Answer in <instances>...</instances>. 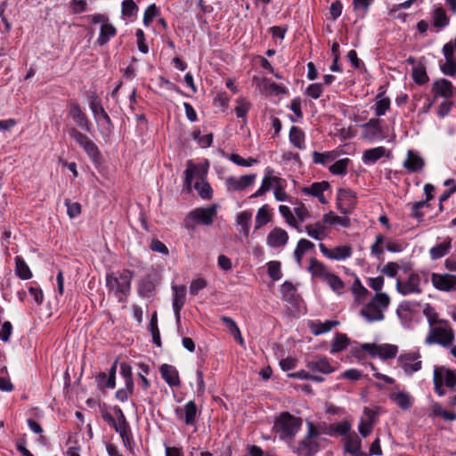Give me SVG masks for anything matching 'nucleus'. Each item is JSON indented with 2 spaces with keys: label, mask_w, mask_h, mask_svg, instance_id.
<instances>
[{
  "label": "nucleus",
  "mask_w": 456,
  "mask_h": 456,
  "mask_svg": "<svg viewBox=\"0 0 456 456\" xmlns=\"http://www.w3.org/2000/svg\"><path fill=\"white\" fill-rule=\"evenodd\" d=\"M423 314L426 316L429 329L438 325L440 322H447L446 320L440 319L435 308L427 304L423 309Z\"/></svg>",
  "instance_id": "obj_47"
},
{
  "label": "nucleus",
  "mask_w": 456,
  "mask_h": 456,
  "mask_svg": "<svg viewBox=\"0 0 456 456\" xmlns=\"http://www.w3.org/2000/svg\"><path fill=\"white\" fill-rule=\"evenodd\" d=\"M289 141L297 149H305V133L297 126H292L289 130Z\"/></svg>",
  "instance_id": "obj_43"
},
{
  "label": "nucleus",
  "mask_w": 456,
  "mask_h": 456,
  "mask_svg": "<svg viewBox=\"0 0 456 456\" xmlns=\"http://www.w3.org/2000/svg\"><path fill=\"white\" fill-rule=\"evenodd\" d=\"M337 325H338V322L337 321H326L324 322L321 321H312L309 322V328L315 336L327 333Z\"/></svg>",
  "instance_id": "obj_34"
},
{
  "label": "nucleus",
  "mask_w": 456,
  "mask_h": 456,
  "mask_svg": "<svg viewBox=\"0 0 456 456\" xmlns=\"http://www.w3.org/2000/svg\"><path fill=\"white\" fill-rule=\"evenodd\" d=\"M362 138L373 142L383 138L381 120L379 118H370L367 123L362 126Z\"/></svg>",
  "instance_id": "obj_18"
},
{
  "label": "nucleus",
  "mask_w": 456,
  "mask_h": 456,
  "mask_svg": "<svg viewBox=\"0 0 456 456\" xmlns=\"http://www.w3.org/2000/svg\"><path fill=\"white\" fill-rule=\"evenodd\" d=\"M338 208L346 215L353 211L356 204L354 192L350 190L339 189L338 191Z\"/></svg>",
  "instance_id": "obj_15"
},
{
  "label": "nucleus",
  "mask_w": 456,
  "mask_h": 456,
  "mask_svg": "<svg viewBox=\"0 0 456 456\" xmlns=\"http://www.w3.org/2000/svg\"><path fill=\"white\" fill-rule=\"evenodd\" d=\"M397 364L405 375L411 376L422 368L420 353L419 351L403 353L397 358Z\"/></svg>",
  "instance_id": "obj_8"
},
{
  "label": "nucleus",
  "mask_w": 456,
  "mask_h": 456,
  "mask_svg": "<svg viewBox=\"0 0 456 456\" xmlns=\"http://www.w3.org/2000/svg\"><path fill=\"white\" fill-rule=\"evenodd\" d=\"M133 276V273L127 269L109 273L106 276L107 287L116 297L126 296L131 289Z\"/></svg>",
  "instance_id": "obj_3"
},
{
  "label": "nucleus",
  "mask_w": 456,
  "mask_h": 456,
  "mask_svg": "<svg viewBox=\"0 0 456 456\" xmlns=\"http://www.w3.org/2000/svg\"><path fill=\"white\" fill-rule=\"evenodd\" d=\"M395 287L398 293L403 296L420 294L422 292V289L420 287V276L416 273H411L404 281L397 279Z\"/></svg>",
  "instance_id": "obj_11"
},
{
  "label": "nucleus",
  "mask_w": 456,
  "mask_h": 456,
  "mask_svg": "<svg viewBox=\"0 0 456 456\" xmlns=\"http://www.w3.org/2000/svg\"><path fill=\"white\" fill-rule=\"evenodd\" d=\"M208 167L204 165H196L191 160L186 163L184 171L183 190L191 192L192 189V181L200 182L206 179Z\"/></svg>",
  "instance_id": "obj_9"
},
{
  "label": "nucleus",
  "mask_w": 456,
  "mask_h": 456,
  "mask_svg": "<svg viewBox=\"0 0 456 456\" xmlns=\"http://www.w3.org/2000/svg\"><path fill=\"white\" fill-rule=\"evenodd\" d=\"M15 273L19 276V278L22 280H28L32 277V273L28 265L26 264L24 259L20 256H17L15 257Z\"/></svg>",
  "instance_id": "obj_42"
},
{
  "label": "nucleus",
  "mask_w": 456,
  "mask_h": 456,
  "mask_svg": "<svg viewBox=\"0 0 456 456\" xmlns=\"http://www.w3.org/2000/svg\"><path fill=\"white\" fill-rule=\"evenodd\" d=\"M362 348L368 352L370 355L379 357L381 360L394 359L398 353V346L393 344H370L362 345Z\"/></svg>",
  "instance_id": "obj_10"
},
{
  "label": "nucleus",
  "mask_w": 456,
  "mask_h": 456,
  "mask_svg": "<svg viewBox=\"0 0 456 456\" xmlns=\"http://www.w3.org/2000/svg\"><path fill=\"white\" fill-rule=\"evenodd\" d=\"M273 170L272 168H266L265 174L263 178L260 188L251 195V198H257L263 196L265 192L271 190L273 186H275L276 183H280L282 182V179L278 176H274Z\"/></svg>",
  "instance_id": "obj_24"
},
{
  "label": "nucleus",
  "mask_w": 456,
  "mask_h": 456,
  "mask_svg": "<svg viewBox=\"0 0 456 456\" xmlns=\"http://www.w3.org/2000/svg\"><path fill=\"white\" fill-rule=\"evenodd\" d=\"M390 99L385 96L384 92H379L375 99V114L378 117L384 116L390 108Z\"/></svg>",
  "instance_id": "obj_38"
},
{
  "label": "nucleus",
  "mask_w": 456,
  "mask_h": 456,
  "mask_svg": "<svg viewBox=\"0 0 456 456\" xmlns=\"http://www.w3.org/2000/svg\"><path fill=\"white\" fill-rule=\"evenodd\" d=\"M348 338L345 334H337L331 345L330 353L336 354L347 347Z\"/></svg>",
  "instance_id": "obj_50"
},
{
  "label": "nucleus",
  "mask_w": 456,
  "mask_h": 456,
  "mask_svg": "<svg viewBox=\"0 0 456 456\" xmlns=\"http://www.w3.org/2000/svg\"><path fill=\"white\" fill-rule=\"evenodd\" d=\"M324 281L330 286V288L334 291L338 293H340L344 288V282L342 281V280L333 273H329V275L324 279Z\"/></svg>",
  "instance_id": "obj_53"
},
{
  "label": "nucleus",
  "mask_w": 456,
  "mask_h": 456,
  "mask_svg": "<svg viewBox=\"0 0 456 456\" xmlns=\"http://www.w3.org/2000/svg\"><path fill=\"white\" fill-rule=\"evenodd\" d=\"M390 400L402 410H408L413 403V397L408 392L398 391L390 395Z\"/></svg>",
  "instance_id": "obj_31"
},
{
  "label": "nucleus",
  "mask_w": 456,
  "mask_h": 456,
  "mask_svg": "<svg viewBox=\"0 0 456 456\" xmlns=\"http://www.w3.org/2000/svg\"><path fill=\"white\" fill-rule=\"evenodd\" d=\"M319 248L323 256L329 259L336 261H342L349 258L352 256L353 251L352 247L348 245L338 246L329 249L324 244L321 243Z\"/></svg>",
  "instance_id": "obj_16"
},
{
  "label": "nucleus",
  "mask_w": 456,
  "mask_h": 456,
  "mask_svg": "<svg viewBox=\"0 0 456 456\" xmlns=\"http://www.w3.org/2000/svg\"><path fill=\"white\" fill-rule=\"evenodd\" d=\"M451 238H446L444 242L436 245L435 247L431 248L429 250L430 257L433 260L439 259L443 256H444L449 249L451 248Z\"/></svg>",
  "instance_id": "obj_39"
},
{
  "label": "nucleus",
  "mask_w": 456,
  "mask_h": 456,
  "mask_svg": "<svg viewBox=\"0 0 456 456\" xmlns=\"http://www.w3.org/2000/svg\"><path fill=\"white\" fill-rule=\"evenodd\" d=\"M323 93V87L321 83L311 84L305 91V94L312 99H319Z\"/></svg>",
  "instance_id": "obj_54"
},
{
  "label": "nucleus",
  "mask_w": 456,
  "mask_h": 456,
  "mask_svg": "<svg viewBox=\"0 0 456 456\" xmlns=\"http://www.w3.org/2000/svg\"><path fill=\"white\" fill-rule=\"evenodd\" d=\"M363 415L364 417L360 419L358 431L365 438L372 432L377 414L374 411L365 407Z\"/></svg>",
  "instance_id": "obj_23"
},
{
  "label": "nucleus",
  "mask_w": 456,
  "mask_h": 456,
  "mask_svg": "<svg viewBox=\"0 0 456 456\" xmlns=\"http://www.w3.org/2000/svg\"><path fill=\"white\" fill-rule=\"evenodd\" d=\"M159 372L161 374L162 379L170 386V387H179L180 386V379L178 370L173 365H169L164 363L159 368Z\"/></svg>",
  "instance_id": "obj_27"
},
{
  "label": "nucleus",
  "mask_w": 456,
  "mask_h": 456,
  "mask_svg": "<svg viewBox=\"0 0 456 456\" xmlns=\"http://www.w3.org/2000/svg\"><path fill=\"white\" fill-rule=\"evenodd\" d=\"M431 91L435 98L442 97L448 100L453 95V86L445 78H438L434 81Z\"/></svg>",
  "instance_id": "obj_22"
},
{
  "label": "nucleus",
  "mask_w": 456,
  "mask_h": 456,
  "mask_svg": "<svg viewBox=\"0 0 456 456\" xmlns=\"http://www.w3.org/2000/svg\"><path fill=\"white\" fill-rule=\"evenodd\" d=\"M256 179V174L245 175L239 177L229 176L225 179L224 185L229 192L240 191L252 185Z\"/></svg>",
  "instance_id": "obj_12"
},
{
  "label": "nucleus",
  "mask_w": 456,
  "mask_h": 456,
  "mask_svg": "<svg viewBox=\"0 0 456 456\" xmlns=\"http://www.w3.org/2000/svg\"><path fill=\"white\" fill-rule=\"evenodd\" d=\"M197 412L198 407L194 401H189L185 403L183 408L175 409L176 417L183 420L186 425L195 424Z\"/></svg>",
  "instance_id": "obj_21"
},
{
  "label": "nucleus",
  "mask_w": 456,
  "mask_h": 456,
  "mask_svg": "<svg viewBox=\"0 0 456 456\" xmlns=\"http://www.w3.org/2000/svg\"><path fill=\"white\" fill-rule=\"evenodd\" d=\"M443 53L445 62L441 65V70L446 76L454 77L456 75V56L454 55L452 45L445 44L443 47Z\"/></svg>",
  "instance_id": "obj_20"
},
{
  "label": "nucleus",
  "mask_w": 456,
  "mask_h": 456,
  "mask_svg": "<svg viewBox=\"0 0 456 456\" xmlns=\"http://www.w3.org/2000/svg\"><path fill=\"white\" fill-rule=\"evenodd\" d=\"M67 207V214L70 218L77 217L81 213V205L77 202H71L69 200H65Z\"/></svg>",
  "instance_id": "obj_61"
},
{
  "label": "nucleus",
  "mask_w": 456,
  "mask_h": 456,
  "mask_svg": "<svg viewBox=\"0 0 456 456\" xmlns=\"http://www.w3.org/2000/svg\"><path fill=\"white\" fill-rule=\"evenodd\" d=\"M194 189L198 191L199 195L204 200H209L212 198L213 191L210 184L206 181L202 180L195 182Z\"/></svg>",
  "instance_id": "obj_48"
},
{
  "label": "nucleus",
  "mask_w": 456,
  "mask_h": 456,
  "mask_svg": "<svg viewBox=\"0 0 456 456\" xmlns=\"http://www.w3.org/2000/svg\"><path fill=\"white\" fill-rule=\"evenodd\" d=\"M89 108L94 115V118L104 134H110L112 132L113 125L110 116L103 109L101 102L98 101L96 94L91 97Z\"/></svg>",
  "instance_id": "obj_7"
},
{
  "label": "nucleus",
  "mask_w": 456,
  "mask_h": 456,
  "mask_svg": "<svg viewBox=\"0 0 456 456\" xmlns=\"http://www.w3.org/2000/svg\"><path fill=\"white\" fill-rule=\"evenodd\" d=\"M431 282L440 291H456V275L433 273L431 274Z\"/></svg>",
  "instance_id": "obj_13"
},
{
  "label": "nucleus",
  "mask_w": 456,
  "mask_h": 456,
  "mask_svg": "<svg viewBox=\"0 0 456 456\" xmlns=\"http://www.w3.org/2000/svg\"><path fill=\"white\" fill-rule=\"evenodd\" d=\"M272 219L270 208L267 204L258 208L255 218V229L258 230L267 224Z\"/></svg>",
  "instance_id": "obj_37"
},
{
  "label": "nucleus",
  "mask_w": 456,
  "mask_h": 456,
  "mask_svg": "<svg viewBox=\"0 0 456 456\" xmlns=\"http://www.w3.org/2000/svg\"><path fill=\"white\" fill-rule=\"evenodd\" d=\"M325 224L326 223H323L322 220L313 224H307L305 226V232L307 235L316 240H323L327 236Z\"/></svg>",
  "instance_id": "obj_33"
},
{
  "label": "nucleus",
  "mask_w": 456,
  "mask_h": 456,
  "mask_svg": "<svg viewBox=\"0 0 456 456\" xmlns=\"http://www.w3.org/2000/svg\"><path fill=\"white\" fill-rule=\"evenodd\" d=\"M306 366L313 372L330 374L334 371V368L330 365L329 360L326 357H321L308 361Z\"/></svg>",
  "instance_id": "obj_30"
},
{
  "label": "nucleus",
  "mask_w": 456,
  "mask_h": 456,
  "mask_svg": "<svg viewBox=\"0 0 456 456\" xmlns=\"http://www.w3.org/2000/svg\"><path fill=\"white\" fill-rule=\"evenodd\" d=\"M433 26L441 29L445 28L450 21L446 12L442 7H436L432 12Z\"/></svg>",
  "instance_id": "obj_36"
},
{
  "label": "nucleus",
  "mask_w": 456,
  "mask_h": 456,
  "mask_svg": "<svg viewBox=\"0 0 456 456\" xmlns=\"http://www.w3.org/2000/svg\"><path fill=\"white\" fill-rule=\"evenodd\" d=\"M330 184L327 182L314 183L309 187H305L302 191L305 194L316 197L322 204H326L327 200L323 192L328 190Z\"/></svg>",
  "instance_id": "obj_28"
},
{
  "label": "nucleus",
  "mask_w": 456,
  "mask_h": 456,
  "mask_svg": "<svg viewBox=\"0 0 456 456\" xmlns=\"http://www.w3.org/2000/svg\"><path fill=\"white\" fill-rule=\"evenodd\" d=\"M302 419L289 411L281 412L274 419L273 431L287 444H293L297 434L302 427Z\"/></svg>",
  "instance_id": "obj_1"
},
{
  "label": "nucleus",
  "mask_w": 456,
  "mask_h": 456,
  "mask_svg": "<svg viewBox=\"0 0 456 456\" xmlns=\"http://www.w3.org/2000/svg\"><path fill=\"white\" fill-rule=\"evenodd\" d=\"M281 293L282 298L285 301H288L289 303H295L298 299L297 289L291 282L285 281L281 286Z\"/></svg>",
  "instance_id": "obj_41"
},
{
  "label": "nucleus",
  "mask_w": 456,
  "mask_h": 456,
  "mask_svg": "<svg viewBox=\"0 0 456 456\" xmlns=\"http://www.w3.org/2000/svg\"><path fill=\"white\" fill-rule=\"evenodd\" d=\"M454 340V332L450 326L449 322H440L438 325L429 329L428 334L425 338V343L430 345H440L449 346Z\"/></svg>",
  "instance_id": "obj_6"
},
{
  "label": "nucleus",
  "mask_w": 456,
  "mask_h": 456,
  "mask_svg": "<svg viewBox=\"0 0 456 456\" xmlns=\"http://www.w3.org/2000/svg\"><path fill=\"white\" fill-rule=\"evenodd\" d=\"M138 12V6L134 0H124L121 4V12L125 17H132Z\"/></svg>",
  "instance_id": "obj_52"
},
{
  "label": "nucleus",
  "mask_w": 456,
  "mask_h": 456,
  "mask_svg": "<svg viewBox=\"0 0 456 456\" xmlns=\"http://www.w3.org/2000/svg\"><path fill=\"white\" fill-rule=\"evenodd\" d=\"M250 109V103L244 99H239L237 101V106L235 107V114L238 118H244Z\"/></svg>",
  "instance_id": "obj_57"
},
{
  "label": "nucleus",
  "mask_w": 456,
  "mask_h": 456,
  "mask_svg": "<svg viewBox=\"0 0 456 456\" xmlns=\"http://www.w3.org/2000/svg\"><path fill=\"white\" fill-rule=\"evenodd\" d=\"M348 162V159H339L330 166L329 169L333 175H344L346 172Z\"/></svg>",
  "instance_id": "obj_56"
},
{
  "label": "nucleus",
  "mask_w": 456,
  "mask_h": 456,
  "mask_svg": "<svg viewBox=\"0 0 456 456\" xmlns=\"http://www.w3.org/2000/svg\"><path fill=\"white\" fill-rule=\"evenodd\" d=\"M159 11L155 4L147 7L143 14V24L148 27L152 22L153 19L158 15Z\"/></svg>",
  "instance_id": "obj_59"
},
{
  "label": "nucleus",
  "mask_w": 456,
  "mask_h": 456,
  "mask_svg": "<svg viewBox=\"0 0 456 456\" xmlns=\"http://www.w3.org/2000/svg\"><path fill=\"white\" fill-rule=\"evenodd\" d=\"M116 33L117 29L110 20L102 24L100 28V34L97 38L98 45L101 46L106 45L110 38L116 35Z\"/></svg>",
  "instance_id": "obj_35"
},
{
  "label": "nucleus",
  "mask_w": 456,
  "mask_h": 456,
  "mask_svg": "<svg viewBox=\"0 0 456 456\" xmlns=\"http://www.w3.org/2000/svg\"><path fill=\"white\" fill-rule=\"evenodd\" d=\"M323 223L329 224L330 225L338 224L343 227H348L350 224V219L346 216H338L333 212H330L323 216Z\"/></svg>",
  "instance_id": "obj_46"
},
{
  "label": "nucleus",
  "mask_w": 456,
  "mask_h": 456,
  "mask_svg": "<svg viewBox=\"0 0 456 456\" xmlns=\"http://www.w3.org/2000/svg\"><path fill=\"white\" fill-rule=\"evenodd\" d=\"M390 297L386 293H377L361 310V315L369 322H380L385 318L384 312L388 308Z\"/></svg>",
  "instance_id": "obj_2"
},
{
  "label": "nucleus",
  "mask_w": 456,
  "mask_h": 456,
  "mask_svg": "<svg viewBox=\"0 0 456 456\" xmlns=\"http://www.w3.org/2000/svg\"><path fill=\"white\" fill-rule=\"evenodd\" d=\"M251 218L252 213L249 211L240 212L237 216L236 224L240 226V232H242L245 237L248 236Z\"/></svg>",
  "instance_id": "obj_40"
},
{
  "label": "nucleus",
  "mask_w": 456,
  "mask_h": 456,
  "mask_svg": "<svg viewBox=\"0 0 456 456\" xmlns=\"http://www.w3.org/2000/svg\"><path fill=\"white\" fill-rule=\"evenodd\" d=\"M120 374L125 380V384H126L128 387H130L131 384H134L132 378V368L129 364L126 362H122L120 364Z\"/></svg>",
  "instance_id": "obj_63"
},
{
  "label": "nucleus",
  "mask_w": 456,
  "mask_h": 456,
  "mask_svg": "<svg viewBox=\"0 0 456 456\" xmlns=\"http://www.w3.org/2000/svg\"><path fill=\"white\" fill-rule=\"evenodd\" d=\"M361 440L358 436L354 435H347L345 439V450L346 452L355 454L361 452Z\"/></svg>",
  "instance_id": "obj_45"
},
{
  "label": "nucleus",
  "mask_w": 456,
  "mask_h": 456,
  "mask_svg": "<svg viewBox=\"0 0 456 456\" xmlns=\"http://www.w3.org/2000/svg\"><path fill=\"white\" fill-rule=\"evenodd\" d=\"M113 428L119 434L124 446L131 451L133 449L134 440L128 422L117 421L116 426H114Z\"/></svg>",
  "instance_id": "obj_26"
},
{
  "label": "nucleus",
  "mask_w": 456,
  "mask_h": 456,
  "mask_svg": "<svg viewBox=\"0 0 456 456\" xmlns=\"http://www.w3.org/2000/svg\"><path fill=\"white\" fill-rule=\"evenodd\" d=\"M217 213V206L212 205L206 208H197L191 211L184 218V227L193 231L196 224L210 225Z\"/></svg>",
  "instance_id": "obj_5"
},
{
  "label": "nucleus",
  "mask_w": 456,
  "mask_h": 456,
  "mask_svg": "<svg viewBox=\"0 0 456 456\" xmlns=\"http://www.w3.org/2000/svg\"><path fill=\"white\" fill-rule=\"evenodd\" d=\"M386 153L387 149L384 146L371 148L363 151L362 160L365 165L374 164L383 158Z\"/></svg>",
  "instance_id": "obj_32"
},
{
  "label": "nucleus",
  "mask_w": 456,
  "mask_h": 456,
  "mask_svg": "<svg viewBox=\"0 0 456 456\" xmlns=\"http://www.w3.org/2000/svg\"><path fill=\"white\" fill-rule=\"evenodd\" d=\"M307 433L305 437L297 444H289L293 452L301 456H314L319 449L317 442L314 440L319 436V432L314 424L307 422Z\"/></svg>",
  "instance_id": "obj_4"
},
{
  "label": "nucleus",
  "mask_w": 456,
  "mask_h": 456,
  "mask_svg": "<svg viewBox=\"0 0 456 456\" xmlns=\"http://www.w3.org/2000/svg\"><path fill=\"white\" fill-rule=\"evenodd\" d=\"M267 272L273 281H279L281 278V263L278 261H270L267 263Z\"/></svg>",
  "instance_id": "obj_55"
},
{
  "label": "nucleus",
  "mask_w": 456,
  "mask_h": 456,
  "mask_svg": "<svg viewBox=\"0 0 456 456\" xmlns=\"http://www.w3.org/2000/svg\"><path fill=\"white\" fill-rule=\"evenodd\" d=\"M69 116L74 120L77 126L80 128L90 131L92 124L89 121L86 113L82 110L80 106L77 102H71L69 104Z\"/></svg>",
  "instance_id": "obj_19"
},
{
  "label": "nucleus",
  "mask_w": 456,
  "mask_h": 456,
  "mask_svg": "<svg viewBox=\"0 0 456 456\" xmlns=\"http://www.w3.org/2000/svg\"><path fill=\"white\" fill-rule=\"evenodd\" d=\"M424 167L423 159L415 151L409 150L407 152V158L403 161V167L410 172H419Z\"/></svg>",
  "instance_id": "obj_29"
},
{
  "label": "nucleus",
  "mask_w": 456,
  "mask_h": 456,
  "mask_svg": "<svg viewBox=\"0 0 456 456\" xmlns=\"http://www.w3.org/2000/svg\"><path fill=\"white\" fill-rule=\"evenodd\" d=\"M412 77L419 85H424L428 80V74L424 68H415L412 71Z\"/></svg>",
  "instance_id": "obj_64"
},
{
  "label": "nucleus",
  "mask_w": 456,
  "mask_h": 456,
  "mask_svg": "<svg viewBox=\"0 0 456 456\" xmlns=\"http://www.w3.org/2000/svg\"><path fill=\"white\" fill-rule=\"evenodd\" d=\"M433 380L453 390L456 386V370H450L444 366H436L434 369Z\"/></svg>",
  "instance_id": "obj_14"
},
{
  "label": "nucleus",
  "mask_w": 456,
  "mask_h": 456,
  "mask_svg": "<svg viewBox=\"0 0 456 456\" xmlns=\"http://www.w3.org/2000/svg\"><path fill=\"white\" fill-rule=\"evenodd\" d=\"M93 161L96 162L100 159V151L97 145L91 140L88 144L83 148Z\"/></svg>",
  "instance_id": "obj_62"
},
{
  "label": "nucleus",
  "mask_w": 456,
  "mask_h": 456,
  "mask_svg": "<svg viewBox=\"0 0 456 456\" xmlns=\"http://www.w3.org/2000/svg\"><path fill=\"white\" fill-rule=\"evenodd\" d=\"M288 240V232L280 227H275L268 233L266 243L271 248H280L285 246Z\"/></svg>",
  "instance_id": "obj_25"
},
{
  "label": "nucleus",
  "mask_w": 456,
  "mask_h": 456,
  "mask_svg": "<svg viewBox=\"0 0 456 456\" xmlns=\"http://www.w3.org/2000/svg\"><path fill=\"white\" fill-rule=\"evenodd\" d=\"M432 413L435 417H442L445 420H455L456 413L445 411L438 403H434L431 405Z\"/></svg>",
  "instance_id": "obj_49"
},
{
  "label": "nucleus",
  "mask_w": 456,
  "mask_h": 456,
  "mask_svg": "<svg viewBox=\"0 0 456 456\" xmlns=\"http://www.w3.org/2000/svg\"><path fill=\"white\" fill-rule=\"evenodd\" d=\"M308 270L314 276L322 280L330 273L325 265L314 258L311 259Z\"/></svg>",
  "instance_id": "obj_44"
},
{
  "label": "nucleus",
  "mask_w": 456,
  "mask_h": 456,
  "mask_svg": "<svg viewBox=\"0 0 456 456\" xmlns=\"http://www.w3.org/2000/svg\"><path fill=\"white\" fill-rule=\"evenodd\" d=\"M230 159L236 165L241 167H251L254 164H256L258 160L254 158L243 159L238 154H232Z\"/></svg>",
  "instance_id": "obj_58"
},
{
  "label": "nucleus",
  "mask_w": 456,
  "mask_h": 456,
  "mask_svg": "<svg viewBox=\"0 0 456 456\" xmlns=\"http://www.w3.org/2000/svg\"><path fill=\"white\" fill-rule=\"evenodd\" d=\"M336 158V154L333 151H326L320 153L317 151L313 152V161L315 164L326 165L333 161Z\"/></svg>",
  "instance_id": "obj_51"
},
{
  "label": "nucleus",
  "mask_w": 456,
  "mask_h": 456,
  "mask_svg": "<svg viewBox=\"0 0 456 456\" xmlns=\"http://www.w3.org/2000/svg\"><path fill=\"white\" fill-rule=\"evenodd\" d=\"M385 237L382 234H378L375 238V242L370 247V252L373 256L379 257L383 253V244Z\"/></svg>",
  "instance_id": "obj_60"
},
{
  "label": "nucleus",
  "mask_w": 456,
  "mask_h": 456,
  "mask_svg": "<svg viewBox=\"0 0 456 456\" xmlns=\"http://www.w3.org/2000/svg\"><path fill=\"white\" fill-rule=\"evenodd\" d=\"M172 306L176 322H179L181 319V310L186 302V288L183 285H175L172 287Z\"/></svg>",
  "instance_id": "obj_17"
}]
</instances>
